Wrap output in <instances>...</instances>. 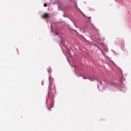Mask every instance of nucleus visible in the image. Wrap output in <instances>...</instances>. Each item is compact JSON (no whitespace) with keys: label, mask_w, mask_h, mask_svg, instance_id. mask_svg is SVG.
<instances>
[{"label":"nucleus","mask_w":131,"mask_h":131,"mask_svg":"<svg viewBox=\"0 0 131 131\" xmlns=\"http://www.w3.org/2000/svg\"><path fill=\"white\" fill-rule=\"evenodd\" d=\"M42 18H44L45 19H47V18H49V14L47 13H45L42 15Z\"/></svg>","instance_id":"f257e3e1"},{"label":"nucleus","mask_w":131,"mask_h":131,"mask_svg":"<svg viewBox=\"0 0 131 131\" xmlns=\"http://www.w3.org/2000/svg\"><path fill=\"white\" fill-rule=\"evenodd\" d=\"M88 79H89V80L91 81H94V80H95V78H94L93 77H88Z\"/></svg>","instance_id":"f03ea898"},{"label":"nucleus","mask_w":131,"mask_h":131,"mask_svg":"<svg viewBox=\"0 0 131 131\" xmlns=\"http://www.w3.org/2000/svg\"><path fill=\"white\" fill-rule=\"evenodd\" d=\"M84 79H89V77H85L84 76H83Z\"/></svg>","instance_id":"7ed1b4c3"},{"label":"nucleus","mask_w":131,"mask_h":131,"mask_svg":"<svg viewBox=\"0 0 131 131\" xmlns=\"http://www.w3.org/2000/svg\"><path fill=\"white\" fill-rule=\"evenodd\" d=\"M51 69H49V70H48V72H49V73H51Z\"/></svg>","instance_id":"20e7f679"},{"label":"nucleus","mask_w":131,"mask_h":131,"mask_svg":"<svg viewBox=\"0 0 131 131\" xmlns=\"http://www.w3.org/2000/svg\"><path fill=\"white\" fill-rule=\"evenodd\" d=\"M43 6H44L45 7H47V3H45V4H43Z\"/></svg>","instance_id":"39448f33"},{"label":"nucleus","mask_w":131,"mask_h":131,"mask_svg":"<svg viewBox=\"0 0 131 131\" xmlns=\"http://www.w3.org/2000/svg\"><path fill=\"white\" fill-rule=\"evenodd\" d=\"M51 89V85H49V90Z\"/></svg>","instance_id":"423d86ee"},{"label":"nucleus","mask_w":131,"mask_h":131,"mask_svg":"<svg viewBox=\"0 0 131 131\" xmlns=\"http://www.w3.org/2000/svg\"><path fill=\"white\" fill-rule=\"evenodd\" d=\"M56 35H58V33H56Z\"/></svg>","instance_id":"0eeeda50"}]
</instances>
